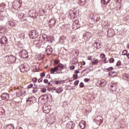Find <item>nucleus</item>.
<instances>
[{"mask_svg":"<svg viewBox=\"0 0 129 129\" xmlns=\"http://www.w3.org/2000/svg\"><path fill=\"white\" fill-rule=\"evenodd\" d=\"M40 78H43V77H45L46 76V74L45 73H41L40 74Z\"/></svg>","mask_w":129,"mask_h":129,"instance_id":"ea45409f","label":"nucleus"},{"mask_svg":"<svg viewBox=\"0 0 129 129\" xmlns=\"http://www.w3.org/2000/svg\"><path fill=\"white\" fill-rule=\"evenodd\" d=\"M121 64V62L120 61V60L118 61L116 63L117 66H120Z\"/></svg>","mask_w":129,"mask_h":129,"instance_id":"603ef678","label":"nucleus"},{"mask_svg":"<svg viewBox=\"0 0 129 129\" xmlns=\"http://www.w3.org/2000/svg\"><path fill=\"white\" fill-rule=\"evenodd\" d=\"M23 2H22V0H19L18 2H17V4L19 5L17 6H16V9H20V7H21V5H22Z\"/></svg>","mask_w":129,"mask_h":129,"instance_id":"2f4dec72","label":"nucleus"},{"mask_svg":"<svg viewBox=\"0 0 129 129\" xmlns=\"http://www.w3.org/2000/svg\"><path fill=\"white\" fill-rule=\"evenodd\" d=\"M70 70H75V66H71L70 68Z\"/></svg>","mask_w":129,"mask_h":129,"instance_id":"6e6d98bb","label":"nucleus"},{"mask_svg":"<svg viewBox=\"0 0 129 129\" xmlns=\"http://www.w3.org/2000/svg\"><path fill=\"white\" fill-rule=\"evenodd\" d=\"M18 6H19V4L17 3H13V8H14V9L18 10V9H19V8H16V7H18Z\"/></svg>","mask_w":129,"mask_h":129,"instance_id":"a19ab883","label":"nucleus"},{"mask_svg":"<svg viewBox=\"0 0 129 129\" xmlns=\"http://www.w3.org/2000/svg\"><path fill=\"white\" fill-rule=\"evenodd\" d=\"M79 83V80H77V81H76L74 83V85H78V84Z\"/></svg>","mask_w":129,"mask_h":129,"instance_id":"4d7b16f0","label":"nucleus"},{"mask_svg":"<svg viewBox=\"0 0 129 129\" xmlns=\"http://www.w3.org/2000/svg\"><path fill=\"white\" fill-rule=\"evenodd\" d=\"M116 84L111 83L109 85V88L111 91L114 92L116 91L117 87Z\"/></svg>","mask_w":129,"mask_h":129,"instance_id":"9b49d317","label":"nucleus"},{"mask_svg":"<svg viewBox=\"0 0 129 129\" xmlns=\"http://www.w3.org/2000/svg\"><path fill=\"white\" fill-rule=\"evenodd\" d=\"M100 58H101V59H104V58H105V54H101L100 55Z\"/></svg>","mask_w":129,"mask_h":129,"instance_id":"09e8293b","label":"nucleus"},{"mask_svg":"<svg viewBox=\"0 0 129 129\" xmlns=\"http://www.w3.org/2000/svg\"><path fill=\"white\" fill-rule=\"evenodd\" d=\"M81 65L84 66V65H85L86 62H85V61H82V62H81Z\"/></svg>","mask_w":129,"mask_h":129,"instance_id":"052dcab7","label":"nucleus"},{"mask_svg":"<svg viewBox=\"0 0 129 129\" xmlns=\"http://www.w3.org/2000/svg\"><path fill=\"white\" fill-rule=\"evenodd\" d=\"M53 83L54 84H56V85H58V84H60V83H61V81H53Z\"/></svg>","mask_w":129,"mask_h":129,"instance_id":"e433bc0d","label":"nucleus"},{"mask_svg":"<svg viewBox=\"0 0 129 129\" xmlns=\"http://www.w3.org/2000/svg\"><path fill=\"white\" fill-rule=\"evenodd\" d=\"M84 87V84L83 82L80 83V87L81 88H83Z\"/></svg>","mask_w":129,"mask_h":129,"instance_id":"de8ad7c7","label":"nucleus"},{"mask_svg":"<svg viewBox=\"0 0 129 129\" xmlns=\"http://www.w3.org/2000/svg\"><path fill=\"white\" fill-rule=\"evenodd\" d=\"M107 71H112V70H113V67H111L110 68H108V69H107Z\"/></svg>","mask_w":129,"mask_h":129,"instance_id":"a18cd8bd","label":"nucleus"},{"mask_svg":"<svg viewBox=\"0 0 129 129\" xmlns=\"http://www.w3.org/2000/svg\"><path fill=\"white\" fill-rule=\"evenodd\" d=\"M5 129H15V126L13 124H8L5 128Z\"/></svg>","mask_w":129,"mask_h":129,"instance_id":"a878e982","label":"nucleus"},{"mask_svg":"<svg viewBox=\"0 0 129 129\" xmlns=\"http://www.w3.org/2000/svg\"><path fill=\"white\" fill-rule=\"evenodd\" d=\"M42 39L44 42H48L53 40V36H48L47 35L43 34H42Z\"/></svg>","mask_w":129,"mask_h":129,"instance_id":"6e6552de","label":"nucleus"},{"mask_svg":"<svg viewBox=\"0 0 129 129\" xmlns=\"http://www.w3.org/2000/svg\"><path fill=\"white\" fill-rule=\"evenodd\" d=\"M44 83H45L46 84H47V83H48V80L47 79H44L43 80Z\"/></svg>","mask_w":129,"mask_h":129,"instance_id":"bf43d9fd","label":"nucleus"},{"mask_svg":"<svg viewBox=\"0 0 129 129\" xmlns=\"http://www.w3.org/2000/svg\"><path fill=\"white\" fill-rule=\"evenodd\" d=\"M45 51L47 55H50V54H51L52 52H53L52 47L50 45H48L47 46V47L46 48Z\"/></svg>","mask_w":129,"mask_h":129,"instance_id":"dca6fc26","label":"nucleus"},{"mask_svg":"<svg viewBox=\"0 0 129 129\" xmlns=\"http://www.w3.org/2000/svg\"><path fill=\"white\" fill-rule=\"evenodd\" d=\"M16 129H23L21 127H17Z\"/></svg>","mask_w":129,"mask_h":129,"instance_id":"774afa93","label":"nucleus"},{"mask_svg":"<svg viewBox=\"0 0 129 129\" xmlns=\"http://www.w3.org/2000/svg\"><path fill=\"white\" fill-rule=\"evenodd\" d=\"M106 85V81L105 80H100L97 82V86L98 87H104Z\"/></svg>","mask_w":129,"mask_h":129,"instance_id":"0eeeda50","label":"nucleus"},{"mask_svg":"<svg viewBox=\"0 0 129 129\" xmlns=\"http://www.w3.org/2000/svg\"><path fill=\"white\" fill-rule=\"evenodd\" d=\"M37 92H38V88L37 87L33 88V89L32 90V93H37Z\"/></svg>","mask_w":129,"mask_h":129,"instance_id":"c9c22d12","label":"nucleus"},{"mask_svg":"<svg viewBox=\"0 0 129 129\" xmlns=\"http://www.w3.org/2000/svg\"><path fill=\"white\" fill-rule=\"evenodd\" d=\"M36 101H37L36 97L31 96L27 100L26 103L28 105H30L31 104H33V103H35Z\"/></svg>","mask_w":129,"mask_h":129,"instance_id":"423d86ee","label":"nucleus"},{"mask_svg":"<svg viewBox=\"0 0 129 129\" xmlns=\"http://www.w3.org/2000/svg\"><path fill=\"white\" fill-rule=\"evenodd\" d=\"M73 78L74 79V80H75V79H77V78H78V75H74L73 76Z\"/></svg>","mask_w":129,"mask_h":129,"instance_id":"49530a36","label":"nucleus"},{"mask_svg":"<svg viewBox=\"0 0 129 129\" xmlns=\"http://www.w3.org/2000/svg\"><path fill=\"white\" fill-rule=\"evenodd\" d=\"M27 20V14H23L21 21L22 22H24V21H26Z\"/></svg>","mask_w":129,"mask_h":129,"instance_id":"72a5a7b5","label":"nucleus"},{"mask_svg":"<svg viewBox=\"0 0 129 129\" xmlns=\"http://www.w3.org/2000/svg\"><path fill=\"white\" fill-rule=\"evenodd\" d=\"M89 80H90V79L86 78V79H84V81L85 82H88V81H89Z\"/></svg>","mask_w":129,"mask_h":129,"instance_id":"13d9d810","label":"nucleus"},{"mask_svg":"<svg viewBox=\"0 0 129 129\" xmlns=\"http://www.w3.org/2000/svg\"><path fill=\"white\" fill-rule=\"evenodd\" d=\"M35 10L32 9L31 10L29 11V15H30V17L31 18H33V17H34V16H35Z\"/></svg>","mask_w":129,"mask_h":129,"instance_id":"cd10ccee","label":"nucleus"},{"mask_svg":"<svg viewBox=\"0 0 129 129\" xmlns=\"http://www.w3.org/2000/svg\"><path fill=\"white\" fill-rule=\"evenodd\" d=\"M76 72V74H78V73H80V72H79V70H77L75 71Z\"/></svg>","mask_w":129,"mask_h":129,"instance_id":"680f3d73","label":"nucleus"},{"mask_svg":"<svg viewBox=\"0 0 129 129\" xmlns=\"http://www.w3.org/2000/svg\"><path fill=\"white\" fill-rule=\"evenodd\" d=\"M87 1L86 0H79L78 4L80 6H84L86 5Z\"/></svg>","mask_w":129,"mask_h":129,"instance_id":"5701e85b","label":"nucleus"},{"mask_svg":"<svg viewBox=\"0 0 129 129\" xmlns=\"http://www.w3.org/2000/svg\"><path fill=\"white\" fill-rule=\"evenodd\" d=\"M127 50H124L122 51V55H123L124 56H125V55H127Z\"/></svg>","mask_w":129,"mask_h":129,"instance_id":"79ce46f5","label":"nucleus"},{"mask_svg":"<svg viewBox=\"0 0 129 129\" xmlns=\"http://www.w3.org/2000/svg\"><path fill=\"white\" fill-rule=\"evenodd\" d=\"M50 109H51L50 106L47 104L43 106V111L44 113H49V112H50Z\"/></svg>","mask_w":129,"mask_h":129,"instance_id":"1a4fd4ad","label":"nucleus"},{"mask_svg":"<svg viewBox=\"0 0 129 129\" xmlns=\"http://www.w3.org/2000/svg\"><path fill=\"white\" fill-rule=\"evenodd\" d=\"M5 4L2 3L0 4V12H4L5 11Z\"/></svg>","mask_w":129,"mask_h":129,"instance_id":"c756f323","label":"nucleus"},{"mask_svg":"<svg viewBox=\"0 0 129 129\" xmlns=\"http://www.w3.org/2000/svg\"><path fill=\"white\" fill-rule=\"evenodd\" d=\"M32 70L33 72H37V71H38V67L37 66L32 67Z\"/></svg>","mask_w":129,"mask_h":129,"instance_id":"473e14b6","label":"nucleus"},{"mask_svg":"<svg viewBox=\"0 0 129 129\" xmlns=\"http://www.w3.org/2000/svg\"><path fill=\"white\" fill-rule=\"evenodd\" d=\"M24 14H22L18 15L19 19H20L21 21H22V18L23 17Z\"/></svg>","mask_w":129,"mask_h":129,"instance_id":"864d4df0","label":"nucleus"},{"mask_svg":"<svg viewBox=\"0 0 129 129\" xmlns=\"http://www.w3.org/2000/svg\"><path fill=\"white\" fill-rule=\"evenodd\" d=\"M85 71H87V74H88V73H89V72H90V70L86 69L85 70L82 71V73H84V72H85Z\"/></svg>","mask_w":129,"mask_h":129,"instance_id":"58836bf2","label":"nucleus"},{"mask_svg":"<svg viewBox=\"0 0 129 129\" xmlns=\"http://www.w3.org/2000/svg\"><path fill=\"white\" fill-rule=\"evenodd\" d=\"M88 36H89V33H86L84 36V37H87V39H90V37H88Z\"/></svg>","mask_w":129,"mask_h":129,"instance_id":"8fccbe9b","label":"nucleus"},{"mask_svg":"<svg viewBox=\"0 0 129 129\" xmlns=\"http://www.w3.org/2000/svg\"><path fill=\"white\" fill-rule=\"evenodd\" d=\"M38 83H41V82H43V78H40L38 80Z\"/></svg>","mask_w":129,"mask_h":129,"instance_id":"3c124183","label":"nucleus"},{"mask_svg":"<svg viewBox=\"0 0 129 129\" xmlns=\"http://www.w3.org/2000/svg\"><path fill=\"white\" fill-rule=\"evenodd\" d=\"M92 64L93 65H97V64H98V59H94L93 61H92Z\"/></svg>","mask_w":129,"mask_h":129,"instance_id":"f704fd0d","label":"nucleus"},{"mask_svg":"<svg viewBox=\"0 0 129 129\" xmlns=\"http://www.w3.org/2000/svg\"><path fill=\"white\" fill-rule=\"evenodd\" d=\"M19 55L21 58H23V59H27V58L29 57L28 51H26V50H22L20 51Z\"/></svg>","mask_w":129,"mask_h":129,"instance_id":"39448f33","label":"nucleus"},{"mask_svg":"<svg viewBox=\"0 0 129 129\" xmlns=\"http://www.w3.org/2000/svg\"><path fill=\"white\" fill-rule=\"evenodd\" d=\"M94 120L95 121L96 124H95L93 126V128L96 129L99 126L102 122H103V118L100 115H98L94 119Z\"/></svg>","mask_w":129,"mask_h":129,"instance_id":"f03ea898","label":"nucleus"},{"mask_svg":"<svg viewBox=\"0 0 129 129\" xmlns=\"http://www.w3.org/2000/svg\"><path fill=\"white\" fill-rule=\"evenodd\" d=\"M109 63H113L114 62V58L111 57L109 59Z\"/></svg>","mask_w":129,"mask_h":129,"instance_id":"c03bdc74","label":"nucleus"},{"mask_svg":"<svg viewBox=\"0 0 129 129\" xmlns=\"http://www.w3.org/2000/svg\"><path fill=\"white\" fill-rule=\"evenodd\" d=\"M41 92H46V91H47V89L45 88H43L41 89Z\"/></svg>","mask_w":129,"mask_h":129,"instance_id":"5fc2aeb1","label":"nucleus"},{"mask_svg":"<svg viewBox=\"0 0 129 129\" xmlns=\"http://www.w3.org/2000/svg\"><path fill=\"white\" fill-rule=\"evenodd\" d=\"M60 60H54V64L55 65L54 68H52L50 70V73L51 74H55V73L58 72V71H62L64 69V65L61 63H59Z\"/></svg>","mask_w":129,"mask_h":129,"instance_id":"f257e3e1","label":"nucleus"},{"mask_svg":"<svg viewBox=\"0 0 129 129\" xmlns=\"http://www.w3.org/2000/svg\"><path fill=\"white\" fill-rule=\"evenodd\" d=\"M74 23H75V24H78V20H75Z\"/></svg>","mask_w":129,"mask_h":129,"instance_id":"69168bd1","label":"nucleus"},{"mask_svg":"<svg viewBox=\"0 0 129 129\" xmlns=\"http://www.w3.org/2000/svg\"><path fill=\"white\" fill-rule=\"evenodd\" d=\"M126 55V57L127 58H128V59H129V53H128Z\"/></svg>","mask_w":129,"mask_h":129,"instance_id":"338daca9","label":"nucleus"},{"mask_svg":"<svg viewBox=\"0 0 129 129\" xmlns=\"http://www.w3.org/2000/svg\"><path fill=\"white\" fill-rule=\"evenodd\" d=\"M9 24L11 27H15L16 26V21L11 20L9 21Z\"/></svg>","mask_w":129,"mask_h":129,"instance_id":"393cba45","label":"nucleus"},{"mask_svg":"<svg viewBox=\"0 0 129 129\" xmlns=\"http://www.w3.org/2000/svg\"><path fill=\"white\" fill-rule=\"evenodd\" d=\"M54 90H55L56 93H61L63 91V89L61 88H58L57 89L55 88Z\"/></svg>","mask_w":129,"mask_h":129,"instance_id":"bb28decb","label":"nucleus"},{"mask_svg":"<svg viewBox=\"0 0 129 129\" xmlns=\"http://www.w3.org/2000/svg\"><path fill=\"white\" fill-rule=\"evenodd\" d=\"M94 46L96 49H100L101 48V44L100 42H95L94 43Z\"/></svg>","mask_w":129,"mask_h":129,"instance_id":"6ab92c4d","label":"nucleus"},{"mask_svg":"<svg viewBox=\"0 0 129 129\" xmlns=\"http://www.w3.org/2000/svg\"><path fill=\"white\" fill-rule=\"evenodd\" d=\"M39 34L36 31L33 30L29 32V37L31 39H37Z\"/></svg>","mask_w":129,"mask_h":129,"instance_id":"20e7f679","label":"nucleus"},{"mask_svg":"<svg viewBox=\"0 0 129 129\" xmlns=\"http://www.w3.org/2000/svg\"><path fill=\"white\" fill-rule=\"evenodd\" d=\"M66 39V37H65L64 36H62L61 38H60V40H64Z\"/></svg>","mask_w":129,"mask_h":129,"instance_id":"e2e57ef3","label":"nucleus"},{"mask_svg":"<svg viewBox=\"0 0 129 129\" xmlns=\"http://www.w3.org/2000/svg\"><path fill=\"white\" fill-rule=\"evenodd\" d=\"M123 79L124 80H126L127 81H128V83H129V75L124 74V75H123Z\"/></svg>","mask_w":129,"mask_h":129,"instance_id":"c85d7f7f","label":"nucleus"},{"mask_svg":"<svg viewBox=\"0 0 129 129\" xmlns=\"http://www.w3.org/2000/svg\"><path fill=\"white\" fill-rule=\"evenodd\" d=\"M68 128L71 129L73 128V122L72 121H69L67 124Z\"/></svg>","mask_w":129,"mask_h":129,"instance_id":"4be33fe9","label":"nucleus"},{"mask_svg":"<svg viewBox=\"0 0 129 129\" xmlns=\"http://www.w3.org/2000/svg\"><path fill=\"white\" fill-rule=\"evenodd\" d=\"M109 76L110 77H116L117 76V73L115 72H110L109 73Z\"/></svg>","mask_w":129,"mask_h":129,"instance_id":"412c9836","label":"nucleus"},{"mask_svg":"<svg viewBox=\"0 0 129 129\" xmlns=\"http://www.w3.org/2000/svg\"><path fill=\"white\" fill-rule=\"evenodd\" d=\"M8 61L10 63H15L16 62V57L13 55H10L8 57Z\"/></svg>","mask_w":129,"mask_h":129,"instance_id":"2eb2a0df","label":"nucleus"},{"mask_svg":"<svg viewBox=\"0 0 129 129\" xmlns=\"http://www.w3.org/2000/svg\"><path fill=\"white\" fill-rule=\"evenodd\" d=\"M37 80H38V79L36 77L33 78L32 79V82H33V83H36Z\"/></svg>","mask_w":129,"mask_h":129,"instance_id":"4c0bfd02","label":"nucleus"},{"mask_svg":"<svg viewBox=\"0 0 129 129\" xmlns=\"http://www.w3.org/2000/svg\"><path fill=\"white\" fill-rule=\"evenodd\" d=\"M80 126L82 129L85 128V126H86V123H85L84 120H82L80 122Z\"/></svg>","mask_w":129,"mask_h":129,"instance_id":"a211bd4d","label":"nucleus"},{"mask_svg":"<svg viewBox=\"0 0 129 129\" xmlns=\"http://www.w3.org/2000/svg\"><path fill=\"white\" fill-rule=\"evenodd\" d=\"M33 86H34V85H33V84H30L28 86H27V88L28 89H30V88H33Z\"/></svg>","mask_w":129,"mask_h":129,"instance_id":"37998d69","label":"nucleus"},{"mask_svg":"<svg viewBox=\"0 0 129 129\" xmlns=\"http://www.w3.org/2000/svg\"><path fill=\"white\" fill-rule=\"evenodd\" d=\"M33 45L36 46V47H40L42 46V41L40 40H36L33 42Z\"/></svg>","mask_w":129,"mask_h":129,"instance_id":"f3484780","label":"nucleus"},{"mask_svg":"<svg viewBox=\"0 0 129 129\" xmlns=\"http://www.w3.org/2000/svg\"><path fill=\"white\" fill-rule=\"evenodd\" d=\"M113 31H111V29H109L108 30V33H107V36L109 37V38L111 37H113Z\"/></svg>","mask_w":129,"mask_h":129,"instance_id":"b1692460","label":"nucleus"},{"mask_svg":"<svg viewBox=\"0 0 129 129\" xmlns=\"http://www.w3.org/2000/svg\"><path fill=\"white\" fill-rule=\"evenodd\" d=\"M110 2V0H101L102 5H107Z\"/></svg>","mask_w":129,"mask_h":129,"instance_id":"7c9ffc66","label":"nucleus"},{"mask_svg":"<svg viewBox=\"0 0 129 129\" xmlns=\"http://www.w3.org/2000/svg\"><path fill=\"white\" fill-rule=\"evenodd\" d=\"M41 103H45V102H47L49 100V96L48 95H44L41 96Z\"/></svg>","mask_w":129,"mask_h":129,"instance_id":"f8f14e48","label":"nucleus"},{"mask_svg":"<svg viewBox=\"0 0 129 129\" xmlns=\"http://www.w3.org/2000/svg\"><path fill=\"white\" fill-rule=\"evenodd\" d=\"M21 72L23 73H25L30 70V66L28 63H24L23 64H21L20 67Z\"/></svg>","mask_w":129,"mask_h":129,"instance_id":"7ed1b4c3","label":"nucleus"},{"mask_svg":"<svg viewBox=\"0 0 129 129\" xmlns=\"http://www.w3.org/2000/svg\"><path fill=\"white\" fill-rule=\"evenodd\" d=\"M8 43V38L6 36H3L0 39V44L1 45H6V44Z\"/></svg>","mask_w":129,"mask_h":129,"instance_id":"9d476101","label":"nucleus"},{"mask_svg":"<svg viewBox=\"0 0 129 129\" xmlns=\"http://www.w3.org/2000/svg\"><path fill=\"white\" fill-rule=\"evenodd\" d=\"M104 63H108V60H106V58L104 59Z\"/></svg>","mask_w":129,"mask_h":129,"instance_id":"0e129e2a","label":"nucleus"},{"mask_svg":"<svg viewBox=\"0 0 129 129\" xmlns=\"http://www.w3.org/2000/svg\"><path fill=\"white\" fill-rule=\"evenodd\" d=\"M69 15L71 19H74V18H75V13L73 10H70L69 11Z\"/></svg>","mask_w":129,"mask_h":129,"instance_id":"aec40b11","label":"nucleus"},{"mask_svg":"<svg viewBox=\"0 0 129 129\" xmlns=\"http://www.w3.org/2000/svg\"><path fill=\"white\" fill-rule=\"evenodd\" d=\"M48 24L50 28H53L56 24V20L54 18H51L49 21Z\"/></svg>","mask_w":129,"mask_h":129,"instance_id":"ddd939ff","label":"nucleus"},{"mask_svg":"<svg viewBox=\"0 0 129 129\" xmlns=\"http://www.w3.org/2000/svg\"><path fill=\"white\" fill-rule=\"evenodd\" d=\"M9 97H10V95L8 93H3L1 96V98L3 100H9Z\"/></svg>","mask_w":129,"mask_h":129,"instance_id":"4468645a","label":"nucleus"}]
</instances>
